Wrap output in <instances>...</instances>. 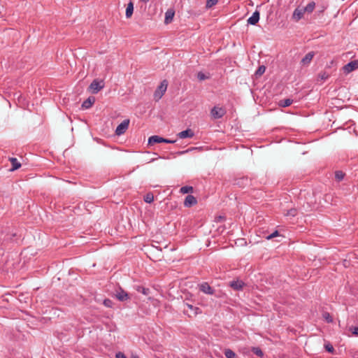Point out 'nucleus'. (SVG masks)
<instances>
[{
  "label": "nucleus",
  "instance_id": "f257e3e1",
  "mask_svg": "<svg viewBox=\"0 0 358 358\" xmlns=\"http://www.w3.org/2000/svg\"><path fill=\"white\" fill-rule=\"evenodd\" d=\"M168 87V82L166 80H164L160 83L157 90L154 93V99L156 101H158L162 99L164 93L166 92Z\"/></svg>",
  "mask_w": 358,
  "mask_h": 358
},
{
  "label": "nucleus",
  "instance_id": "f03ea898",
  "mask_svg": "<svg viewBox=\"0 0 358 358\" xmlns=\"http://www.w3.org/2000/svg\"><path fill=\"white\" fill-rule=\"evenodd\" d=\"M176 142V140H171V139L163 138L159 136L154 135V136L149 137L148 144L149 145H152L155 143H175Z\"/></svg>",
  "mask_w": 358,
  "mask_h": 358
},
{
  "label": "nucleus",
  "instance_id": "7ed1b4c3",
  "mask_svg": "<svg viewBox=\"0 0 358 358\" xmlns=\"http://www.w3.org/2000/svg\"><path fill=\"white\" fill-rule=\"evenodd\" d=\"M114 296L120 301H126L130 299L129 294L124 291L121 287L115 289Z\"/></svg>",
  "mask_w": 358,
  "mask_h": 358
},
{
  "label": "nucleus",
  "instance_id": "20e7f679",
  "mask_svg": "<svg viewBox=\"0 0 358 358\" xmlns=\"http://www.w3.org/2000/svg\"><path fill=\"white\" fill-rule=\"evenodd\" d=\"M104 87V83L103 80L97 79L94 80L90 85V90L92 94L98 93L101 89Z\"/></svg>",
  "mask_w": 358,
  "mask_h": 358
},
{
  "label": "nucleus",
  "instance_id": "39448f33",
  "mask_svg": "<svg viewBox=\"0 0 358 358\" xmlns=\"http://www.w3.org/2000/svg\"><path fill=\"white\" fill-rule=\"evenodd\" d=\"M226 113L227 111L225 108L222 107L214 106L210 110V115L214 119L222 118L226 114Z\"/></svg>",
  "mask_w": 358,
  "mask_h": 358
},
{
  "label": "nucleus",
  "instance_id": "423d86ee",
  "mask_svg": "<svg viewBox=\"0 0 358 358\" xmlns=\"http://www.w3.org/2000/svg\"><path fill=\"white\" fill-rule=\"evenodd\" d=\"M129 124V120L126 119L124 120L116 128L115 134L117 136H120L123 134L126 130L128 129Z\"/></svg>",
  "mask_w": 358,
  "mask_h": 358
},
{
  "label": "nucleus",
  "instance_id": "0eeeda50",
  "mask_svg": "<svg viewBox=\"0 0 358 358\" xmlns=\"http://www.w3.org/2000/svg\"><path fill=\"white\" fill-rule=\"evenodd\" d=\"M199 289L201 292L204 294L213 295L215 294V290L209 285L206 282H203L199 285Z\"/></svg>",
  "mask_w": 358,
  "mask_h": 358
},
{
  "label": "nucleus",
  "instance_id": "6e6552de",
  "mask_svg": "<svg viewBox=\"0 0 358 358\" xmlns=\"http://www.w3.org/2000/svg\"><path fill=\"white\" fill-rule=\"evenodd\" d=\"M358 69V60H353L348 62L343 67V71L345 73H349Z\"/></svg>",
  "mask_w": 358,
  "mask_h": 358
},
{
  "label": "nucleus",
  "instance_id": "1a4fd4ad",
  "mask_svg": "<svg viewBox=\"0 0 358 358\" xmlns=\"http://www.w3.org/2000/svg\"><path fill=\"white\" fill-rule=\"evenodd\" d=\"M329 7V3L327 1H322L316 3V13L318 16H320Z\"/></svg>",
  "mask_w": 358,
  "mask_h": 358
},
{
  "label": "nucleus",
  "instance_id": "9d476101",
  "mask_svg": "<svg viewBox=\"0 0 358 358\" xmlns=\"http://www.w3.org/2000/svg\"><path fill=\"white\" fill-rule=\"evenodd\" d=\"M184 206L190 208L197 203V199L192 194H188L184 200Z\"/></svg>",
  "mask_w": 358,
  "mask_h": 358
},
{
  "label": "nucleus",
  "instance_id": "9b49d317",
  "mask_svg": "<svg viewBox=\"0 0 358 358\" xmlns=\"http://www.w3.org/2000/svg\"><path fill=\"white\" fill-rule=\"evenodd\" d=\"M260 13L258 10H255L252 15L248 19V24L255 25L259 20Z\"/></svg>",
  "mask_w": 358,
  "mask_h": 358
},
{
  "label": "nucleus",
  "instance_id": "f8f14e48",
  "mask_svg": "<svg viewBox=\"0 0 358 358\" xmlns=\"http://www.w3.org/2000/svg\"><path fill=\"white\" fill-rule=\"evenodd\" d=\"M194 136V133L191 129H187L186 130L182 131L177 134V136L182 139L192 138Z\"/></svg>",
  "mask_w": 358,
  "mask_h": 358
},
{
  "label": "nucleus",
  "instance_id": "ddd939ff",
  "mask_svg": "<svg viewBox=\"0 0 358 358\" xmlns=\"http://www.w3.org/2000/svg\"><path fill=\"white\" fill-rule=\"evenodd\" d=\"M304 13L305 12L303 11V8H296L292 13V19L298 22L303 17Z\"/></svg>",
  "mask_w": 358,
  "mask_h": 358
},
{
  "label": "nucleus",
  "instance_id": "4468645a",
  "mask_svg": "<svg viewBox=\"0 0 358 358\" xmlns=\"http://www.w3.org/2000/svg\"><path fill=\"white\" fill-rule=\"evenodd\" d=\"M175 11L173 9H168L165 13L164 23L166 24L171 23L173 19Z\"/></svg>",
  "mask_w": 358,
  "mask_h": 358
},
{
  "label": "nucleus",
  "instance_id": "2eb2a0df",
  "mask_svg": "<svg viewBox=\"0 0 358 358\" xmlns=\"http://www.w3.org/2000/svg\"><path fill=\"white\" fill-rule=\"evenodd\" d=\"M94 101L95 98L94 96H90L83 102L81 107L84 109H88L92 106Z\"/></svg>",
  "mask_w": 358,
  "mask_h": 358
},
{
  "label": "nucleus",
  "instance_id": "dca6fc26",
  "mask_svg": "<svg viewBox=\"0 0 358 358\" xmlns=\"http://www.w3.org/2000/svg\"><path fill=\"white\" fill-rule=\"evenodd\" d=\"M9 161L11 163L10 171H14L21 166V163L15 157H10Z\"/></svg>",
  "mask_w": 358,
  "mask_h": 358
},
{
  "label": "nucleus",
  "instance_id": "f3484780",
  "mask_svg": "<svg viewBox=\"0 0 358 358\" xmlns=\"http://www.w3.org/2000/svg\"><path fill=\"white\" fill-rule=\"evenodd\" d=\"M244 286V282L242 280H233L230 282V287L235 290H241Z\"/></svg>",
  "mask_w": 358,
  "mask_h": 358
},
{
  "label": "nucleus",
  "instance_id": "a211bd4d",
  "mask_svg": "<svg viewBox=\"0 0 358 358\" xmlns=\"http://www.w3.org/2000/svg\"><path fill=\"white\" fill-rule=\"evenodd\" d=\"M316 8V2L314 1H310L304 8L303 11L307 13H311Z\"/></svg>",
  "mask_w": 358,
  "mask_h": 358
},
{
  "label": "nucleus",
  "instance_id": "6ab92c4d",
  "mask_svg": "<svg viewBox=\"0 0 358 358\" xmlns=\"http://www.w3.org/2000/svg\"><path fill=\"white\" fill-rule=\"evenodd\" d=\"M134 288L138 292H141L145 296H148L151 292L149 288L145 287L142 285H134Z\"/></svg>",
  "mask_w": 358,
  "mask_h": 358
},
{
  "label": "nucleus",
  "instance_id": "aec40b11",
  "mask_svg": "<svg viewBox=\"0 0 358 358\" xmlns=\"http://www.w3.org/2000/svg\"><path fill=\"white\" fill-rule=\"evenodd\" d=\"M315 55L314 52H309L307 53L305 57L301 59V64L303 65L308 64L311 60L313 59V57Z\"/></svg>",
  "mask_w": 358,
  "mask_h": 358
},
{
  "label": "nucleus",
  "instance_id": "412c9836",
  "mask_svg": "<svg viewBox=\"0 0 358 358\" xmlns=\"http://www.w3.org/2000/svg\"><path fill=\"white\" fill-rule=\"evenodd\" d=\"M134 13V3L130 1L127 6L125 16L127 18H130Z\"/></svg>",
  "mask_w": 358,
  "mask_h": 358
},
{
  "label": "nucleus",
  "instance_id": "4be33fe9",
  "mask_svg": "<svg viewBox=\"0 0 358 358\" xmlns=\"http://www.w3.org/2000/svg\"><path fill=\"white\" fill-rule=\"evenodd\" d=\"M293 103V100L291 99H282L278 102L280 107L285 108L290 106Z\"/></svg>",
  "mask_w": 358,
  "mask_h": 358
},
{
  "label": "nucleus",
  "instance_id": "5701e85b",
  "mask_svg": "<svg viewBox=\"0 0 358 358\" xmlns=\"http://www.w3.org/2000/svg\"><path fill=\"white\" fill-rule=\"evenodd\" d=\"M193 190L194 188L192 186H183L180 189V192L182 194H189L192 193Z\"/></svg>",
  "mask_w": 358,
  "mask_h": 358
},
{
  "label": "nucleus",
  "instance_id": "b1692460",
  "mask_svg": "<svg viewBox=\"0 0 358 358\" xmlns=\"http://www.w3.org/2000/svg\"><path fill=\"white\" fill-rule=\"evenodd\" d=\"M143 199L145 203H151L154 201L153 194L151 192L146 194Z\"/></svg>",
  "mask_w": 358,
  "mask_h": 358
},
{
  "label": "nucleus",
  "instance_id": "393cba45",
  "mask_svg": "<svg viewBox=\"0 0 358 358\" xmlns=\"http://www.w3.org/2000/svg\"><path fill=\"white\" fill-rule=\"evenodd\" d=\"M185 306H186L189 309L194 310V315H198V314H199V313H201V310H200V308H198V307H194V306H193L192 305L189 304V303H186V304H185Z\"/></svg>",
  "mask_w": 358,
  "mask_h": 358
},
{
  "label": "nucleus",
  "instance_id": "a878e982",
  "mask_svg": "<svg viewBox=\"0 0 358 358\" xmlns=\"http://www.w3.org/2000/svg\"><path fill=\"white\" fill-rule=\"evenodd\" d=\"M252 352L256 355L257 356L259 357H262L263 355H264V353L262 352V350L258 348V347H254L252 348Z\"/></svg>",
  "mask_w": 358,
  "mask_h": 358
},
{
  "label": "nucleus",
  "instance_id": "bb28decb",
  "mask_svg": "<svg viewBox=\"0 0 358 358\" xmlns=\"http://www.w3.org/2000/svg\"><path fill=\"white\" fill-rule=\"evenodd\" d=\"M224 355L227 358H235L236 357L235 352L230 349H226L224 350Z\"/></svg>",
  "mask_w": 358,
  "mask_h": 358
},
{
  "label": "nucleus",
  "instance_id": "cd10ccee",
  "mask_svg": "<svg viewBox=\"0 0 358 358\" xmlns=\"http://www.w3.org/2000/svg\"><path fill=\"white\" fill-rule=\"evenodd\" d=\"M218 2V0H207L206 7L207 8H210L213 6L216 5Z\"/></svg>",
  "mask_w": 358,
  "mask_h": 358
},
{
  "label": "nucleus",
  "instance_id": "c85d7f7f",
  "mask_svg": "<svg viewBox=\"0 0 358 358\" xmlns=\"http://www.w3.org/2000/svg\"><path fill=\"white\" fill-rule=\"evenodd\" d=\"M323 318L324 319V320L328 322V323H331L333 322V319H332V317L331 316V315L327 313V312H324L323 313Z\"/></svg>",
  "mask_w": 358,
  "mask_h": 358
},
{
  "label": "nucleus",
  "instance_id": "c756f323",
  "mask_svg": "<svg viewBox=\"0 0 358 358\" xmlns=\"http://www.w3.org/2000/svg\"><path fill=\"white\" fill-rule=\"evenodd\" d=\"M345 173L342 171H336L335 172V179H343Z\"/></svg>",
  "mask_w": 358,
  "mask_h": 358
},
{
  "label": "nucleus",
  "instance_id": "7c9ffc66",
  "mask_svg": "<svg viewBox=\"0 0 358 358\" xmlns=\"http://www.w3.org/2000/svg\"><path fill=\"white\" fill-rule=\"evenodd\" d=\"M266 71V67L264 66H260L257 69V70L255 72V75L257 76H262Z\"/></svg>",
  "mask_w": 358,
  "mask_h": 358
},
{
  "label": "nucleus",
  "instance_id": "2f4dec72",
  "mask_svg": "<svg viewBox=\"0 0 358 358\" xmlns=\"http://www.w3.org/2000/svg\"><path fill=\"white\" fill-rule=\"evenodd\" d=\"M324 348L328 352H330V353L334 352V348L330 343H325Z\"/></svg>",
  "mask_w": 358,
  "mask_h": 358
},
{
  "label": "nucleus",
  "instance_id": "473e14b6",
  "mask_svg": "<svg viewBox=\"0 0 358 358\" xmlns=\"http://www.w3.org/2000/svg\"><path fill=\"white\" fill-rule=\"evenodd\" d=\"M285 215L294 217L296 215V210L295 208H291L290 210H287Z\"/></svg>",
  "mask_w": 358,
  "mask_h": 358
},
{
  "label": "nucleus",
  "instance_id": "72a5a7b5",
  "mask_svg": "<svg viewBox=\"0 0 358 358\" xmlns=\"http://www.w3.org/2000/svg\"><path fill=\"white\" fill-rule=\"evenodd\" d=\"M197 78L199 80H204L207 78H208V77L207 76H206V74H204L202 72H199L197 73Z\"/></svg>",
  "mask_w": 358,
  "mask_h": 358
},
{
  "label": "nucleus",
  "instance_id": "f704fd0d",
  "mask_svg": "<svg viewBox=\"0 0 358 358\" xmlns=\"http://www.w3.org/2000/svg\"><path fill=\"white\" fill-rule=\"evenodd\" d=\"M279 236V232L278 231H275L274 232H273L272 234H271L270 235H268L267 237H266V239L268 240H270V239H272L275 237H277Z\"/></svg>",
  "mask_w": 358,
  "mask_h": 358
},
{
  "label": "nucleus",
  "instance_id": "c9c22d12",
  "mask_svg": "<svg viewBox=\"0 0 358 358\" xmlns=\"http://www.w3.org/2000/svg\"><path fill=\"white\" fill-rule=\"evenodd\" d=\"M112 301L108 299H106L103 301V304L106 306V307H111L112 306Z\"/></svg>",
  "mask_w": 358,
  "mask_h": 358
},
{
  "label": "nucleus",
  "instance_id": "e433bc0d",
  "mask_svg": "<svg viewBox=\"0 0 358 358\" xmlns=\"http://www.w3.org/2000/svg\"><path fill=\"white\" fill-rule=\"evenodd\" d=\"M116 358H127L125 355L121 352H119L115 355Z\"/></svg>",
  "mask_w": 358,
  "mask_h": 358
},
{
  "label": "nucleus",
  "instance_id": "4c0bfd02",
  "mask_svg": "<svg viewBox=\"0 0 358 358\" xmlns=\"http://www.w3.org/2000/svg\"><path fill=\"white\" fill-rule=\"evenodd\" d=\"M320 77L321 80H327L329 77V75L327 74L326 73H323L322 74H320Z\"/></svg>",
  "mask_w": 358,
  "mask_h": 358
},
{
  "label": "nucleus",
  "instance_id": "58836bf2",
  "mask_svg": "<svg viewBox=\"0 0 358 358\" xmlns=\"http://www.w3.org/2000/svg\"><path fill=\"white\" fill-rule=\"evenodd\" d=\"M351 329H352V333L354 335L358 336V327H355L352 328Z\"/></svg>",
  "mask_w": 358,
  "mask_h": 358
},
{
  "label": "nucleus",
  "instance_id": "ea45409f",
  "mask_svg": "<svg viewBox=\"0 0 358 358\" xmlns=\"http://www.w3.org/2000/svg\"><path fill=\"white\" fill-rule=\"evenodd\" d=\"M188 152V150H185V151H181V152H180L179 153H180V154H184V153H186V152Z\"/></svg>",
  "mask_w": 358,
  "mask_h": 358
},
{
  "label": "nucleus",
  "instance_id": "a19ab883",
  "mask_svg": "<svg viewBox=\"0 0 358 358\" xmlns=\"http://www.w3.org/2000/svg\"><path fill=\"white\" fill-rule=\"evenodd\" d=\"M141 1H142L143 2H144V3H147V2H148L150 0H141Z\"/></svg>",
  "mask_w": 358,
  "mask_h": 358
},
{
  "label": "nucleus",
  "instance_id": "79ce46f5",
  "mask_svg": "<svg viewBox=\"0 0 358 358\" xmlns=\"http://www.w3.org/2000/svg\"><path fill=\"white\" fill-rule=\"evenodd\" d=\"M34 178V176H29L27 179H32Z\"/></svg>",
  "mask_w": 358,
  "mask_h": 358
},
{
  "label": "nucleus",
  "instance_id": "37998d69",
  "mask_svg": "<svg viewBox=\"0 0 358 358\" xmlns=\"http://www.w3.org/2000/svg\"><path fill=\"white\" fill-rule=\"evenodd\" d=\"M132 358H136V357H132Z\"/></svg>",
  "mask_w": 358,
  "mask_h": 358
}]
</instances>
